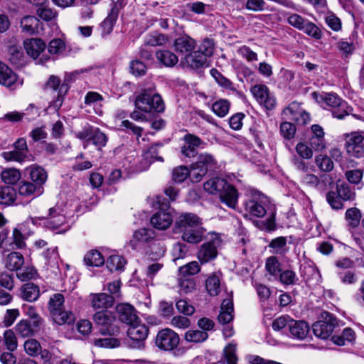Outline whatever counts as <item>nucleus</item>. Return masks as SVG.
Wrapping results in <instances>:
<instances>
[{
  "label": "nucleus",
  "mask_w": 364,
  "mask_h": 364,
  "mask_svg": "<svg viewBox=\"0 0 364 364\" xmlns=\"http://www.w3.org/2000/svg\"><path fill=\"white\" fill-rule=\"evenodd\" d=\"M361 218L360 210L356 208H352L347 210L346 213V218L350 226L355 228L358 226Z\"/></svg>",
  "instance_id": "61"
},
{
  "label": "nucleus",
  "mask_w": 364,
  "mask_h": 364,
  "mask_svg": "<svg viewBox=\"0 0 364 364\" xmlns=\"http://www.w3.org/2000/svg\"><path fill=\"white\" fill-rule=\"evenodd\" d=\"M278 276L279 282L284 285L294 284L297 280L296 273L291 269L281 270Z\"/></svg>",
  "instance_id": "58"
},
{
  "label": "nucleus",
  "mask_w": 364,
  "mask_h": 364,
  "mask_svg": "<svg viewBox=\"0 0 364 364\" xmlns=\"http://www.w3.org/2000/svg\"><path fill=\"white\" fill-rule=\"evenodd\" d=\"M191 178V170L190 171L185 166H180L173 169L172 177L173 180L176 183L183 182L188 176Z\"/></svg>",
  "instance_id": "56"
},
{
  "label": "nucleus",
  "mask_w": 364,
  "mask_h": 364,
  "mask_svg": "<svg viewBox=\"0 0 364 364\" xmlns=\"http://www.w3.org/2000/svg\"><path fill=\"white\" fill-rule=\"evenodd\" d=\"M64 296L54 294L49 300L48 308L53 321L58 325L70 324L75 321L74 314L64 309Z\"/></svg>",
  "instance_id": "2"
},
{
  "label": "nucleus",
  "mask_w": 364,
  "mask_h": 364,
  "mask_svg": "<svg viewBox=\"0 0 364 364\" xmlns=\"http://www.w3.org/2000/svg\"><path fill=\"white\" fill-rule=\"evenodd\" d=\"M40 21L33 16H26L21 18L20 27L22 32L33 35L38 33Z\"/></svg>",
  "instance_id": "31"
},
{
  "label": "nucleus",
  "mask_w": 364,
  "mask_h": 364,
  "mask_svg": "<svg viewBox=\"0 0 364 364\" xmlns=\"http://www.w3.org/2000/svg\"><path fill=\"white\" fill-rule=\"evenodd\" d=\"M2 157L8 161H14L21 162L26 160L27 154L16 149L11 151H6L2 154Z\"/></svg>",
  "instance_id": "64"
},
{
  "label": "nucleus",
  "mask_w": 364,
  "mask_h": 364,
  "mask_svg": "<svg viewBox=\"0 0 364 364\" xmlns=\"http://www.w3.org/2000/svg\"><path fill=\"white\" fill-rule=\"evenodd\" d=\"M21 297L27 301H36L40 296L39 287L33 283L28 282L20 289Z\"/></svg>",
  "instance_id": "28"
},
{
  "label": "nucleus",
  "mask_w": 364,
  "mask_h": 364,
  "mask_svg": "<svg viewBox=\"0 0 364 364\" xmlns=\"http://www.w3.org/2000/svg\"><path fill=\"white\" fill-rule=\"evenodd\" d=\"M119 320L128 326L136 322L139 318L136 315L134 308L128 304H120L116 307Z\"/></svg>",
  "instance_id": "19"
},
{
  "label": "nucleus",
  "mask_w": 364,
  "mask_h": 364,
  "mask_svg": "<svg viewBox=\"0 0 364 364\" xmlns=\"http://www.w3.org/2000/svg\"><path fill=\"white\" fill-rule=\"evenodd\" d=\"M321 98L327 106L333 109L337 108L339 106L346 107V102L335 93H325L324 95H321Z\"/></svg>",
  "instance_id": "44"
},
{
  "label": "nucleus",
  "mask_w": 364,
  "mask_h": 364,
  "mask_svg": "<svg viewBox=\"0 0 364 364\" xmlns=\"http://www.w3.org/2000/svg\"><path fill=\"white\" fill-rule=\"evenodd\" d=\"M179 291L181 294H189L193 292L196 289V284L194 279L191 277H183L180 276L178 279Z\"/></svg>",
  "instance_id": "41"
},
{
  "label": "nucleus",
  "mask_w": 364,
  "mask_h": 364,
  "mask_svg": "<svg viewBox=\"0 0 364 364\" xmlns=\"http://www.w3.org/2000/svg\"><path fill=\"white\" fill-rule=\"evenodd\" d=\"M326 321H318L312 326L314 334L321 339H327L333 333L336 319L328 313H326Z\"/></svg>",
  "instance_id": "13"
},
{
  "label": "nucleus",
  "mask_w": 364,
  "mask_h": 364,
  "mask_svg": "<svg viewBox=\"0 0 364 364\" xmlns=\"http://www.w3.org/2000/svg\"><path fill=\"white\" fill-rule=\"evenodd\" d=\"M134 105L136 109L131 113L130 117L135 121H146V113H161L165 109L161 97L150 88L141 90L135 98Z\"/></svg>",
  "instance_id": "1"
},
{
  "label": "nucleus",
  "mask_w": 364,
  "mask_h": 364,
  "mask_svg": "<svg viewBox=\"0 0 364 364\" xmlns=\"http://www.w3.org/2000/svg\"><path fill=\"white\" fill-rule=\"evenodd\" d=\"M221 245L220 237L214 234L213 238L204 243L200 248L197 257L201 264L207 263L215 258L218 255V247Z\"/></svg>",
  "instance_id": "7"
},
{
  "label": "nucleus",
  "mask_w": 364,
  "mask_h": 364,
  "mask_svg": "<svg viewBox=\"0 0 364 364\" xmlns=\"http://www.w3.org/2000/svg\"><path fill=\"white\" fill-rule=\"evenodd\" d=\"M289 332L291 336L296 339H304L309 332L308 323L304 321H295L292 319L289 323Z\"/></svg>",
  "instance_id": "25"
},
{
  "label": "nucleus",
  "mask_w": 364,
  "mask_h": 364,
  "mask_svg": "<svg viewBox=\"0 0 364 364\" xmlns=\"http://www.w3.org/2000/svg\"><path fill=\"white\" fill-rule=\"evenodd\" d=\"M9 60L17 68L23 67L26 63V58L21 47L11 46L8 50Z\"/></svg>",
  "instance_id": "29"
},
{
  "label": "nucleus",
  "mask_w": 364,
  "mask_h": 364,
  "mask_svg": "<svg viewBox=\"0 0 364 364\" xmlns=\"http://www.w3.org/2000/svg\"><path fill=\"white\" fill-rule=\"evenodd\" d=\"M29 174L31 180L38 185L43 184L47 180V173L41 166L33 165L30 166Z\"/></svg>",
  "instance_id": "36"
},
{
  "label": "nucleus",
  "mask_w": 364,
  "mask_h": 364,
  "mask_svg": "<svg viewBox=\"0 0 364 364\" xmlns=\"http://www.w3.org/2000/svg\"><path fill=\"white\" fill-rule=\"evenodd\" d=\"M250 91L259 105L267 109H272L275 107L277 105L276 98L265 85H255L251 87Z\"/></svg>",
  "instance_id": "8"
},
{
  "label": "nucleus",
  "mask_w": 364,
  "mask_h": 364,
  "mask_svg": "<svg viewBox=\"0 0 364 364\" xmlns=\"http://www.w3.org/2000/svg\"><path fill=\"white\" fill-rule=\"evenodd\" d=\"M346 149L348 154L360 158L364 155V134L353 132L348 134L346 141Z\"/></svg>",
  "instance_id": "9"
},
{
  "label": "nucleus",
  "mask_w": 364,
  "mask_h": 364,
  "mask_svg": "<svg viewBox=\"0 0 364 364\" xmlns=\"http://www.w3.org/2000/svg\"><path fill=\"white\" fill-rule=\"evenodd\" d=\"M23 347L25 352L32 357L37 356L41 350V343L33 338H29L26 341Z\"/></svg>",
  "instance_id": "50"
},
{
  "label": "nucleus",
  "mask_w": 364,
  "mask_h": 364,
  "mask_svg": "<svg viewBox=\"0 0 364 364\" xmlns=\"http://www.w3.org/2000/svg\"><path fill=\"white\" fill-rule=\"evenodd\" d=\"M126 261L124 257L120 255H111L107 260L106 265L110 272L123 269Z\"/></svg>",
  "instance_id": "45"
},
{
  "label": "nucleus",
  "mask_w": 364,
  "mask_h": 364,
  "mask_svg": "<svg viewBox=\"0 0 364 364\" xmlns=\"http://www.w3.org/2000/svg\"><path fill=\"white\" fill-rule=\"evenodd\" d=\"M155 232L150 228H141L134 232L129 245L132 249H136L141 245L148 243L154 240Z\"/></svg>",
  "instance_id": "18"
},
{
  "label": "nucleus",
  "mask_w": 364,
  "mask_h": 364,
  "mask_svg": "<svg viewBox=\"0 0 364 364\" xmlns=\"http://www.w3.org/2000/svg\"><path fill=\"white\" fill-rule=\"evenodd\" d=\"M107 141V137L103 132L100 131L98 129H92L90 138V143L95 145L97 149H101L102 147L106 145Z\"/></svg>",
  "instance_id": "46"
},
{
  "label": "nucleus",
  "mask_w": 364,
  "mask_h": 364,
  "mask_svg": "<svg viewBox=\"0 0 364 364\" xmlns=\"http://www.w3.org/2000/svg\"><path fill=\"white\" fill-rule=\"evenodd\" d=\"M41 188L28 181L22 182L18 187V193L23 196H31L36 191L40 193Z\"/></svg>",
  "instance_id": "60"
},
{
  "label": "nucleus",
  "mask_w": 364,
  "mask_h": 364,
  "mask_svg": "<svg viewBox=\"0 0 364 364\" xmlns=\"http://www.w3.org/2000/svg\"><path fill=\"white\" fill-rule=\"evenodd\" d=\"M179 336L170 328H164L158 332L156 346L162 350L169 351L176 348L179 344Z\"/></svg>",
  "instance_id": "5"
},
{
  "label": "nucleus",
  "mask_w": 364,
  "mask_h": 364,
  "mask_svg": "<svg viewBox=\"0 0 364 364\" xmlns=\"http://www.w3.org/2000/svg\"><path fill=\"white\" fill-rule=\"evenodd\" d=\"M24 264L23 255L16 252L9 253L5 259L6 267L11 271H18Z\"/></svg>",
  "instance_id": "32"
},
{
  "label": "nucleus",
  "mask_w": 364,
  "mask_h": 364,
  "mask_svg": "<svg viewBox=\"0 0 364 364\" xmlns=\"http://www.w3.org/2000/svg\"><path fill=\"white\" fill-rule=\"evenodd\" d=\"M233 302L230 299H224L218 315V321L222 324L230 323L233 319Z\"/></svg>",
  "instance_id": "30"
},
{
  "label": "nucleus",
  "mask_w": 364,
  "mask_h": 364,
  "mask_svg": "<svg viewBox=\"0 0 364 364\" xmlns=\"http://www.w3.org/2000/svg\"><path fill=\"white\" fill-rule=\"evenodd\" d=\"M179 274L183 277L195 275L200 272V267L198 262L192 261L179 267Z\"/></svg>",
  "instance_id": "47"
},
{
  "label": "nucleus",
  "mask_w": 364,
  "mask_h": 364,
  "mask_svg": "<svg viewBox=\"0 0 364 364\" xmlns=\"http://www.w3.org/2000/svg\"><path fill=\"white\" fill-rule=\"evenodd\" d=\"M149 334L148 327L138 319L134 323L129 325L127 330V336L132 341L130 344L132 348H139L144 345V341L146 340Z\"/></svg>",
  "instance_id": "6"
},
{
  "label": "nucleus",
  "mask_w": 364,
  "mask_h": 364,
  "mask_svg": "<svg viewBox=\"0 0 364 364\" xmlns=\"http://www.w3.org/2000/svg\"><path fill=\"white\" fill-rule=\"evenodd\" d=\"M230 109V102L227 100L220 99L212 105L213 112L219 117L226 116Z\"/></svg>",
  "instance_id": "48"
},
{
  "label": "nucleus",
  "mask_w": 364,
  "mask_h": 364,
  "mask_svg": "<svg viewBox=\"0 0 364 364\" xmlns=\"http://www.w3.org/2000/svg\"><path fill=\"white\" fill-rule=\"evenodd\" d=\"M4 343L6 348L11 352L15 351L18 348L17 338L11 330H6L4 332Z\"/></svg>",
  "instance_id": "53"
},
{
  "label": "nucleus",
  "mask_w": 364,
  "mask_h": 364,
  "mask_svg": "<svg viewBox=\"0 0 364 364\" xmlns=\"http://www.w3.org/2000/svg\"><path fill=\"white\" fill-rule=\"evenodd\" d=\"M245 216L262 218L265 215L267 210L262 203L255 198L247 200L245 203Z\"/></svg>",
  "instance_id": "24"
},
{
  "label": "nucleus",
  "mask_w": 364,
  "mask_h": 364,
  "mask_svg": "<svg viewBox=\"0 0 364 364\" xmlns=\"http://www.w3.org/2000/svg\"><path fill=\"white\" fill-rule=\"evenodd\" d=\"M218 196L220 202L225 204L228 208H236L238 203L239 193L232 184L228 183L226 187L219 193Z\"/></svg>",
  "instance_id": "17"
},
{
  "label": "nucleus",
  "mask_w": 364,
  "mask_h": 364,
  "mask_svg": "<svg viewBox=\"0 0 364 364\" xmlns=\"http://www.w3.org/2000/svg\"><path fill=\"white\" fill-rule=\"evenodd\" d=\"M168 209V205L161 203L160 210L151 217V223L155 228L166 230L170 227L173 222V217Z\"/></svg>",
  "instance_id": "14"
},
{
  "label": "nucleus",
  "mask_w": 364,
  "mask_h": 364,
  "mask_svg": "<svg viewBox=\"0 0 364 364\" xmlns=\"http://www.w3.org/2000/svg\"><path fill=\"white\" fill-rule=\"evenodd\" d=\"M207 62V59L203 53L198 50L191 51L186 55L181 60L183 66L193 69H198L203 67Z\"/></svg>",
  "instance_id": "21"
},
{
  "label": "nucleus",
  "mask_w": 364,
  "mask_h": 364,
  "mask_svg": "<svg viewBox=\"0 0 364 364\" xmlns=\"http://www.w3.org/2000/svg\"><path fill=\"white\" fill-rule=\"evenodd\" d=\"M91 306L95 309H107L114 303V296L105 293L91 294Z\"/></svg>",
  "instance_id": "22"
},
{
  "label": "nucleus",
  "mask_w": 364,
  "mask_h": 364,
  "mask_svg": "<svg viewBox=\"0 0 364 364\" xmlns=\"http://www.w3.org/2000/svg\"><path fill=\"white\" fill-rule=\"evenodd\" d=\"M44 89L46 92H58L57 99L53 101V106L55 109H58L62 105L63 96L69 89L68 84L65 82L60 84V80L58 77L51 75L46 83Z\"/></svg>",
  "instance_id": "11"
},
{
  "label": "nucleus",
  "mask_w": 364,
  "mask_h": 364,
  "mask_svg": "<svg viewBox=\"0 0 364 364\" xmlns=\"http://www.w3.org/2000/svg\"><path fill=\"white\" fill-rule=\"evenodd\" d=\"M301 183L310 188H320V179L313 173H304L300 176Z\"/></svg>",
  "instance_id": "59"
},
{
  "label": "nucleus",
  "mask_w": 364,
  "mask_h": 364,
  "mask_svg": "<svg viewBox=\"0 0 364 364\" xmlns=\"http://www.w3.org/2000/svg\"><path fill=\"white\" fill-rule=\"evenodd\" d=\"M315 163L323 172H330L333 169L334 164L331 158L326 155H318L315 158Z\"/></svg>",
  "instance_id": "49"
},
{
  "label": "nucleus",
  "mask_w": 364,
  "mask_h": 364,
  "mask_svg": "<svg viewBox=\"0 0 364 364\" xmlns=\"http://www.w3.org/2000/svg\"><path fill=\"white\" fill-rule=\"evenodd\" d=\"M204 231L205 230L201 226L197 228L188 229L183 231L182 238L189 243H198L202 240Z\"/></svg>",
  "instance_id": "35"
},
{
  "label": "nucleus",
  "mask_w": 364,
  "mask_h": 364,
  "mask_svg": "<svg viewBox=\"0 0 364 364\" xmlns=\"http://www.w3.org/2000/svg\"><path fill=\"white\" fill-rule=\"evenodd\" d=\"M208 333L199 330H189L185 333V339L188 342L200 343L208 338Z\"/></svg>",
  "instance_id": "51"
},
{
  "label": "nucleus",
  "mask_w": 364,
  "mask_h": 364,
  "mask_svg": "<svg viewBox=\"0 0 364 364\" xmlns=\"http://www.w3.org/2000/svg\"><path fill=\"white\" fill-rule=\"evenodd\" d=\"M16 192L15 189L10 186L0 188V203L3 205H11L16 198Z\"/></svg>",
  "instance_id": "39"
},
{
  "label": "nucleus",
  "mask_w": 364,
  "mask_h": 364,
  "mask_svg": "<svg viewBox=\"0 0 364 364\" xmlns=\"http://www.w3.org/2000/svg\"><path fill=\"white\" fill-rule=\"evenodd\" d=\"M217 160L210 154L201 153L195 163L191 164V181L193 183L200 181L208 171L216 168Z\"/></svg>",
  "instance_id": "3"
},
{
  "label": "nucleus",
  "mask_w": 364,
  "mask_h": 364,
  "mask_svg": "<svg viewBox=\"0 0 364 364\" xmlns=\"http://www.w3.org/2000/svg\"><path fill=\"white\" fill-rule=\"evenodd\" d=\"M84 262L87 266L100 267L105 263V259L99 251L92 250L85 255Z\"/></svg>",
  "instance_id": "37"
},
{
  "label": "nucleus",
  "mask_w": 364,
  "mask_h": 364,
  "mask_svg": "<svg viewBox=\"0 0 364 364\" xmlns=\"http://www.w3.org/2000/svg\"><path fill=\"white\" fill-rule=\"evenodd\" d=\"M285 118L294 121L299 125H305L310 121V116L304 110L300 104L296 102L291 103L282 112Z\"/></svg>",
  "instance_id": "10"
},
{
  "label": "nucleus",
  "mask_w": 364,
  "mask_h": 364,
  "mask_svg": "<svg viewBox=\"0 0 364 364\" xmlns=\"http://www.w3.org/2000/svg\"><path fill=\"white\" fill-rule=\"evenodd\" d=\"M269 247L273 250L275 254H284L287 252V237H278L273 239Z\"/></svg>",
  "instance_id": "52"
},
{
  "label": "nucleus",
  "mask_w": 364,
  "mask_h": 364,
  "mask_svg": "<svg viewBox=\"0 0 364 364\" xmlns=\"http://www.w3.org/2000/svg\"><path fill=\"white\" fill-rule=\"evenodd\" d=\"M210 74L215 78L218 85L222 87L230 90H235L232 82L229 79L224 77L216 69H212L210 70Z\"/></svg>",
  "instance_id": "55"
},
{
  "label": "nucleus",
  "mask_w": 364,
  "mask_h": 364,
  "mask_svg": "<svg viewBox=\"0 0 364 364\" xmlns=\"http://www.w3.org/2000/svg\"><path fill=\"white\" fill-rule=\"evenodd\" d=\"M1 176L4 183L12 185L15 184L20 180L21 174L18 169L9 168L3 170Z\"/></svg>",
  "instance_id": "38"
},
{
  "label": "nucleus",
  "mask_w": 364,
  "mask_h": 364,
  "mask_svg": "<svg viewBox=\"0 0 364 364\" xmlns=\"http://www.w3.org/2000/svg\"><path fill=\"white\" fill-rule=\"evenodd\" d=\"M117 18V16L116 11H110L107 17L101 23V27L104 33L109 34L111 33Z\"/></svg>",
  "instance_id": "63"
},
{
  "label": "nucleus",
  "mask_w": 364,
  "mask_h": 364,
  "mask_svg": "<svg viewBox=\"0 0 364 364\" xmlns=\"http://www.w3.org/2000/svg\"><path fill=\"white\" fill-rule=\"evenodd\" d=\"M202 225L201 219L196 214L191 213H185L181 214L176 220V228L180 232L200 227Z\"/></svg>",
  "instance_id": "16"
},
{
  "label": "nucleus",
  "mask_w": 364,
  "mask_h": 364,
  "mask_svg": "<svg viewBox=\"0 0 364 364\" xmlns=\"http://www.w3.org/2000/svg\"><path fill=\"white\" fill-rule=\"evenodd\" d=\"M23 314L31 319L34 326H41L43 318L39 315L36 308L32 305H23L22 307Z\"/></svg>",
  "instance_id": "40"
},
{
  "label": "nucleus",
  "mask_w": 364,
  "mask_h": 364,
  "mask_svg": "<svg viewBox=\"0 0 364 364\" xmlns=\"http://www.w3.org/2000/svg\"><path fill=\"white\" fill-rule=\"evenodd\" d=\"M46 264L50 267H56L58 265L59 255L57 247L48 248L44 253Z\"/></svg>",
  "instance_id": "57"
},
{
  "label": "nucleus",
  "mask_w": 364,
  "mask_h": 364,
  "mask_svg": "<svg viewBox=\"0 0 364 364\" xmlns=\"http://www.w3.org/2000/svg\"><path fill=\"white\" fill-rule=\"evenodd\" d=\"M22 80L18 81L16 75L6 64L0 61V84L7 87L21 85Z\"/></svg>",
  "instance_id": "20"
},
{
  "label": "nucleus",
  "mask_w": 364,
  "mask_h": 364,
  "mask_svg": "<svg viewBox=\"0 0 364 364\" xmlns=\"http://www.w3.org/2000/svg\"><path fill=\"white\" fill-rule=\"evenodd\" d=\"M16 272V277L21 282L31 280L34 279L37 274L36 270L33 267H26Z\"/></svg>",
  "instance_id": "62"
},
{
  "label": "nucleus",
  "mask_w": 364,
  "mask_h": 364,
  "mask_svg": "<svg viewBox=\"0 0 364 364\" xmlns=\"http://www.w3.org/2000/svg\"><path fill=\"white\" fill-rule=\"evenodd\" d=\"M23 46L27 54L33 59H36L46 48V43L41 38L26 39Z\"/></svg>",
  "instance_id": "23"
},
{
  "label": "nucleus",
  "mask_w": 364,
  "mask_h": 364,
  "mask_svg": "<svg viewBox=\"0 0 364 364\" xmlns=\"http://www.w3.org/2000/svg\"><path fill=\"white\" fill-rule=\"evenodd\" d=\"M94 323L100 327V331L103 335H114L119 332V328L114 324L115 316L112 311L102 310L93 315Z\"/></svg>",
  "instance_id": "4"
},
{
  "label": "nucleus",
  "mask_w": 364,
  "mask_h": 364,
  "mask_svg": "<svg viewBox=\"0 0 364 364\" xmlns=\"http://www.w3.org/2000/svg\"><path fill=\"white\" fill-rule=\"evenodd\" d=\"M156 57L158 61L166 67H173L178 62L176 55L166 50H158Z\"/></svg>",
  "instance_id": "34"
},
{
  "label": "nucleus",
  "mask_w": 364,
  "mask_h": 364,
  "mask_svg": "<svg viewBox=\"0 0 364 364\" xmlns=\"http://www.w3.org/2000/svg\"><path fill=\"white\" fill-rule=\"evenodd\" d=\"M227 181L220 178H213L207 181L204 184V189L210 194H218L226 187Z\"/></svg>",
  "instance_id": "33"
},
{
  "label": "nucleus",
  "mask_w": 364,
  "mask_h": 364,
  "mask_svg": "<svg viewBox=\"0 0 364 364\" xmlns=\"http://www.w3.org/2000/svg\"><path fill=\"white\" fill-rule=\"evenodd\" d=\"M205 287L211 296H217L220 291V281L215 274L208 277L205 282Z\"/></svg>",
  "instance_id": "42"
},
{
  "label": "nucleus",
  "mask_w": 364,
  "mask_h": 364,
  "mask_svg": "<svg viewBox=\"0 0 364 364\" xmlns=\"http://www.w3.org/2000/svg\"><path fill=\"white\" fill-rule=\"evenodd\" d=\"M46 225L53 230H56L57 233H64L69 229V226L66 225L65 215L60 213L55 208L49 209Z\"/></svg>",
  "instance_id": "12"
},
{
  "label": "nucleus",
  "mask_w": 364,
  "mask_h": 364,
  "mask_svg": "<svg viewBox=\"0 0 364 364\" xmlns=\"http://www.w3.org/2000/svg\"><path fill=\"white\" fill-rule=\"evenodd\" d=\"M184 144L181 146V154L188 158L194 157L197 154L198 148H203L205 143L197 136L186 134L183 136Z\"/></svg>",
  "instance_id": "15"
},
{
  "label": "nucleus",
  "mask_w": 364,
  "mask_h": 364,
  "mask_svg": "<svg viewBox=\"0 0 364 364\" xmlns=\"http://www.w3.org/2000/svg\"><path fill=\"white\" fill-rule=\"evenodd\" d=\"M280 266L281 264L279 263L277 257L274 256L268 257L266 260V270L270 275L274 277H277L279 273L281 272Z\"/></svg>",
  "instance_id": "54"
},
{
  "label": "nucleus",
  "mask_w": 364,
  "mask_h": 364,
  "mask_svg": "<svg viewBox=\"0 0 364 364\" xmlns=\"http://www.w3.org/2000/svg\"><path fill=\"white\" fill-rule=\"evenodd\" d=\"M175 50L181 53H191L196 46V41L188 36H183L174 41Z\"/></svg>",
  "instance_id": "27"
},
{
  "label": "nucleus",
  "mask_w": 364,
  "mask_h": 364,
  "mask_svg": "<svg viewBox=\"0 0 364 364\" xmlns=\"http://www.w3.org/2000/svg\"><path fill=\"white\" fill-rule=\"evenodd\" d=\"M168 41L167 36L155 32L146 37L144 46H160L166 43Z\"/></svg>",
  "instance_id": "43"
},
{
  "label": "nucleus",
  "mask_w": 364,
  "mask_h": 364,
  "mask_svg": "<svg viewBox=\"0 0 364 364\" xmlns=\"http://www.w3.org/2000/svg\"><path fill=\"white\" fill-rule=\"evenodd\" d=\"M41 326H34L33 323L27 319L21 320L15 326L16 333L23 338L35 336Z\"/></svg>",
  "instance_id": "26"
}]
</instances>
